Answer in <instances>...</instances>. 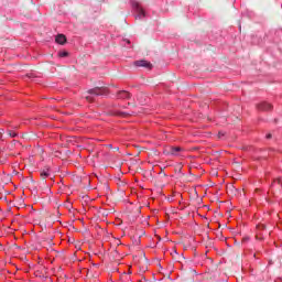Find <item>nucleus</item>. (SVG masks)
<instances>
[{"label": "nucleus", "instance_id": "nucleus-1", "mask_svg": "<svg viewBox=\"0 0 282 282\" xmlns=\"http://www.w3.org/2000/svg\"><path fill=\"white\" fill-rule=\"evenodd\" d=\"M88 96H86V100L88 102H94L96 96H105L107 95V88L104 87H96L90 90H88Z\"/></svg>", "mask_w": 282, "mask_h": 282}, {"label": "nucleus", "instance_id": "nucleus-2", "mask_svg": "<svg viewBox=\"0 0 282 282\" xmlns=\"http://www.w3.org/2000/svg\"><path fill=\"white\" fill-rule=\"evenodd\" d=\"M184 151L182 147H166L163 150L164 155H178L180 152Z\"/></svg>", "mask_w": 282, "mask_h": 282}, {"label": "nucleus", "instance_id": "nucleus-3", "mask_svg": "<svg viewBox=\"0 0 282 282\" xmlns=\"http://www.w3.org/2000/svg\"><path fill=\"white\" fill-rule=\"evenodd\" d=\"M135 67H145V69H152L153 64L147 59H139L134 62Z\"/></svg>", "mask_w": 282, "mask_h": 282}, {"label": "nucleus", "instance_id": "nucleus-4", "mask_svg": "<svg viewBox=\"0 0 282 282\" xmlns=\"http://www.w3.org/2000/svg\"><path fill=\"white\" fill-rule=\"evenodd\" d=\"M40 177L42 182H45L47 177H52V171L50 170V166H45L44 169L40 170Z\"/></svg>", "mask_w": 282, "mask_h": 282}, {"label": "nucleus", "instance_id": "nucleus-5", "mask_svg": "<svg viewBox=\"0 0 282 282\" xmlns=\"http://www.w3.org/2000/svg\"><path fill=\"white\" fill-rule=\"evenodd\" d=\"M258 109L259 111H270L272 110V104H268L265 101H262L260 104H258Z\"/></svg>", "mask_w": 282, "mask_h": 282}, {"label": "nucleus", "instance_id": "nucleus-6", "mask_svg": "<svg viewBox=\"0 0 282 282\" xmlns=\"http://www.w3.org/2000/svg\"><path fill=\"white\" fill-rule=\"evenodd\" d=\"M117 98L121 99V100H129V98H131V94L127 90H120L117 94Z\"/></svg>", "mask_w": 282, "mask_h": 282}, {"label": "nucleus", "instance_id": "nucleus-7", "mask_svg": "<svg viewBox=\"0 0 282 282\" xmlns=\"http://www.w3.org/2000/svg\"><path fill=\"white\" fill-rule=\"evenodd\" d=\"M55 41L58 45H65V43H67V37L64 34H58Z\"/></svg>", "mask_w": 282, "mask_h": 282}, {"label": "nucleus", "instance_id": "nucleus-8", "mask_svg": "<svg viewBox=\"0 0 282 282\" xmlns=\"http://www.w3.org/2000/svg\"><path fill=\"white\" fill-rule=\"evenodd\" d=\"M8 135H10V138H17V132L10 130V131L8 132Z\"/></svg>", "mask_w": 282, "mask_h": 282}, {"label": "nucleus", "instance_id": "nucleus-9", "mask_svg": "<svg viewBox=\"0 0 282 282\" xmlns=\"http://www.w3.org/2000/svg\"><path fill=\"white\" fill-rule=\"evenodd\" d=\"M257 228L258 230H265V225H258Z\"/></svg>", "mask_w": 282, "mask_h": 282}, {"label": "nucleus", "instance_id": "nucleus-10", "mask_svg": "<svg viewBox=\"0 0 282 282\" xmlns=\"http://www.w3.org/2000/svg\"><path fill=\"white\" fill-rule=\"evenodd\" d=\"M68 54L69 53H67V52H62V53H59V56H62V58H64L65 56H68Z\"/></svg>", "mask_w": 282, "mask_h": 282}, {"label": "nucleus", "instance_id": "nucleus-11", "mask_svg": "<svg viewBox=\"0 0 282 282\" xmlns=\"http://www.w3.org/2000/svg\"><path fill=\"white\" fill-rule=\"evenodd\" d=\"M270 138H272V134L271 133L267 134V140H270Z\"/></svg>", "mask_w": 282, "mask_h": 282}, {"label": "nucleus", "instance_id": "nucleus-12", "mask_svg": "<svg viewBox=\"0 0 282 282\" xmlns=\"http://www.w3.org/2000/svg\"><path fill=\"white\" fill-rule=\"evenodd\" d=\"M246 241H248V238H243L242 239V242L246 243Z\"/></svg>", "mask_w": 282, "mask_h": 282}, {"label": "nucleus", "instance_id": "nucleus-13", "mask_svg": "<svg viewBox=\"0 0 282 282\" xmlns=\"http://www.w3.org/2000/svg\"><path fill=\"white\" fill-rule=\"evenodd\" d=\"M221 135H224V134H221V132H219V138H221Z\"/></svg>", "mask_w": 282, "mask_h": 282}, {"label": "nucleus", "instance_id": "nucleus-14", "mask_svg": "<svg viewBox=\"0 0 282 282\" xmlns=\"http://www.w3.org/2000/svg\"><path fill=\"white\" fill-rule=\"evenodd\" d=\"M119 150V148H115V151H118Z\"/></svg>", "mask_w": 282, "mask_h": 282}, {"label": "nucleus", "instance_id": "nucleus-15", "mask_svg": "<svg viewBox=\"0 0 282 282\" xmlns=\"http://www.w3.org/2000/svg\"><path fill=\"white\" fill-rule=\"evenodd\" d=\"M141 14H144V11H141Z\"/></svg>", "mask_w": 282, "mask_h": 282}]
</instances>
